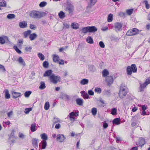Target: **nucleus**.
<instances>
[{
	"mask_svg": "<svg viewBox=\"0 0 150 150\" xmlns=\"http://www.w3.org/2000/svg\"><path fill=\"white\" fill-rule=\"evenodd\" d=\"M6 2L4 0H0V10H2L1 7H6Z\"/></svg>",
	"mask_w": 150,
	"mask_h": 150,
	"instance_id": "4468645a",
	"label": "nucleus"
},
{
	"mask_svg": "<svg viewBox=\"0 0 150 150\" xmlns=\"http://www.w3.org/2000/svg\"><path fill=\"white\" fill-rule=\"evenodd\" d=\"M59 60V57L58 55H54L53 57V61L55 62H58Z\"/></svg>",
	"mask_w": 150,
	"mask_h": 150,
	"instance_id": "7c9ffc66",
	"label": "nucleus"
},
{
	"mask_svg": "<svg viewBox=\"0 0 150 150\" xmlns=\"http://www.w3.org/2000/svg\"><path fill=\"white\" fill-rule=\"evenodd\" d=\"M32 92L30 91H27L24 93V96L25 97H28L31 94Z\"/></svg>",
	"mask_w": 150,
	"mask_h": 150,
	"instance_id": "37998d69",
	"label": "nucleus"
},
{
	"mask_svg": "<svg viewBox=\"0 0 150 150\" xmlns=\"http://www.w3.org/2000/svg\"><path fill=\"white\" fill-rule=\"evenodd\" d=\"M49 107L50 104L49 102H46V103H45L44 106L45 109L46 110H47L49 109Z\"/></svg>",
	"mask_w": 150,
	"mask_h": 150,
	"instance_id": "79ce46f5",
	"label": "nucleus"
},
{
	"mask_svg": "<svg viewBox=\"0 0 150 150\" xmlns=\"http://www.w3.org/2000/svg\"><path fill=\"white\" fill-rule=\"evenodd\" d=\"M38 139L36 138L32 139V145L33 147L36 149L38 147Z\"/></svg>",
	"mask_w": 150,
	"mask_h": 150,
	"instance_id": "1a4fd4ad",
	"label": "nucleus"
},
{
	"mask_svg": "<svg viewBox=\"0 0 150 150\" xmlns=\"http://www.w3.org/2000/svg\"><path fill=\"white\" fill-rule=\"evenodd\" d=\"M31 32V31L30 30H28L27 31L24 32L23 33L24 37L25 38H26L28 35H30Z\"/></svg>",
	"mask_w": 150,
	"mask_h": 150,
	"instance_id": "b1692460",
	"label": "nucleus"
},
{
	"mask_svg": "<svg viewBox=\"0 0 150 150\" xmlns=\"http://www.w3.org/2000/svg\"><path fill=\"white\" fill-rule=\"evenodd\" d=\"M99 45L102 48H104L105 47V45L103 41H100L99 42Z\"/></svg>",
	"mask_w": 150,
	"mask_h": 150,
	"instance_id": "4d7b16f0",
	"label": "nucleus"
},
{
	"mask_svg": "<svg viewBox=\"0 0 150 150\" xmlns=\"http://www.w3.org/2000/svg\"><path fill=\"white\" fill-rule=\"evenodd\" d=\"M119 15L121 17H125L126 15V13L125 12H120L119 13Z\"/></svg>",
	"mask_w": 150,
	"mask_h": 150,
	"instance_id": "864d4df0",
	"label": "nucleus"
},
{
	"mask_svg": "<svg viewBox=\"0 0 150 150\" xmlns=\"http://www.w3.org/2000/svg\"><path fill=\"white\" fill-rule=\"evenodd\" d=\"M61 77L59 76H55V74H52L49 77L50 81L54 84H56L57 82H60Z\"/></svg>",
	"mask_w": 150,
	"mask_h": 150,
	"instance_id": "f03ea898",
	"label": "nucleus"
},
{
	"mask_svg": "<svg viewBox=\"0 0 150 150\" xmlns=\"http://www.w3.org/2000/svg\"><path fill=\"white\" fill-rule=\"evenodd\" d=\"M145 82L147 85L150 84V77H149L146 79Z\"/></svg>",
	"mask_w": 150,
	"mask_h": 150,
	"instance_id": "052dcab7",
	"label": "nucleus"
},
{
	"mask_svg": "<svg viewBox=\"0 0 150 150\" xmlns=\"http://www.w3.org/2000/svg\"><path fill=\"white\" fill-rule=\"evenodd\" d=\"M88 81H89L88 79H83L80 81V83L81 85H85L87 84L88 83Z\"/></svg>",
	"mask_w": 150,
	"mask_h": 150,
	"instance_id": "6ab92c4d",
	"label": "nucleus"
},
{
	"mask_svg": "<svg viewBox=\"0 0 150 150\" xmlns=\"http://www.w3.org/2000/svg\"><path fill=\"white\" fill-rule=\"evenodd\" d=\"M105 81L107 83V85L108 86H110L113 82V77L111 76H107L105 78Z\"/></svg>",
	"mask_w": 150,
	"mask_h": 150,
	"instance_id": "0eeeda50",
	"label": "nucleus"
},
{
	"mask_svg": "<svg viewBox=\"0 0 150 150\" xmlns=\"http://www.w3.org/2000/svg\"><path fill=\"white\" fill-rule=\"evenodd\" d=\"M35 127L36 124L35 123L32 124L30 127L31 131L33 132H35L36 130Z\"/></svg>",
	"mask_w": 150,
	"mask_h": 150,
	"instance_id": "f704fd0d",
	"label": "nucleus"
},
{
	"mask_svg": "<svg viewBox=\"0 0 150 150\" xmlns=\"http://www.w3.org/2000/svg\"><path fill=\"white\" fill-rule=\"evenodd\" d=\"M59 64L63 65L64 64V61L63 60H61L60 61H59L57 62Z\"/></svg>",
	"mask_w": 150,
	"mask_h": 150,
	"instance_id": "774afa93",
	"label": "nucleus"
},
{
	"mask_svg": "<svg viewBox=\"0 0 150 150\" xmlns=\"http://www.w3.org/2000/svg\"><path fill=\"white\" fill-rule=\"evenodd\" d=\"M32 110V108H26L25 109V112L26 114H28L30 111Z\"/></svg>",
	"mask_w": 150,
	"mask_h": 150,
	"instance_id": "5fc2aeb1",
	"label": "nucleus"
},
{
	"mask_svg": "<svg viewBox=\"0 0 150 150\" xmlns=\"http://www.w3.org/2000/svg\"><path fill=\"white\" fill-rule=\"evenodd\" d=\"M15 17V15L13 14H8L7 16V18L9 19H11L14 18Z\"/></svg>",
	"mask_w": 150,
	"mask_h": 150,
	"instance_id": "473e14b6",
	"label": "nucleus"
},
{
	"mask_svg": "<svg viewBox=\"0 0 150 150\" xmlns=\"http://www.w3.org/2000/svg\"><path fill=\"white\" fill-rule=\"evenodd\" d=\"M4 92L5 93V98H6L8 99L10 98V96L8 90H5L4 91Z\"/></svg>",
	"mask_w": 150,
	"mask_h": 150,
	"instance_id": "5701e85b",
	"label": "nucleus"
},
{
	"mask_svg": "<svg viewBox=\"0 0 150 150\" xmlns=\"http://www.w3.org/2000/svg\"><path fill=\"white\" fill-rule=\"evenodd\" d=\"M90 2V4L88 6V7L90 8L91 6H93L96 3L97 0H89Z\"/></svg>",
	"mask_w": 150,
	"mask_h": 150,
	"instance_id": "72a5a7b5",
	"label": "nucleus"
},
{
	"mask_svg": "<svg viewBox=\"0 0 150 150\" xmlns=\"http://www.w3.org/2000/svg\"><path fill=\"white\" fill-rule=\"evenodd\" d=\"M88 32L90 33H94L97 31V28L94 26H88Z\"/></svg>",
	"mask_w": 150,
	"mask_h": 150,
	"instance_id": "9d476101",
	"label": "nucleus"
},
{
	"mask_svg": "<svg viewBox=\"0 0 150 150\" xmlns=\"http://www.w3.org/2000/svg\"><path fill=\"white\" fill-rule=\"evenodd\" d=\"M122 24L119 22H116L115 23L114 27L115 30L116 32L120 31L122 30Z\"/></svg>",
	"mask_w": 150,
	"mask_h": 150,
	"instance_id": "423d86ee",
	"label": "nucleus"
},
{
	"mask_svg": "<svg viewBox=\"0 0 150 150\" xmlns=\"http://www.w3.org/2000/svg\"><path fill=\"white\" fill-rule=\"evenodd\" d=\"M40 85L39 87V88L41 90L45 88L46 87L45 83L43 81H41L40 83Z\"/></svg>",
	"mask_w": 150,
	"mask_h": 150,
	"instance_id": "cd10ccee",
	"label": "nucleus"
},
{
	"mask_svg": "<svg viewBox=\"0 0 150 150\" xmlns=\"http://www.w3.org/2000/svg\"><path fill=\"white\" fill-rule=\"evenodd\" d=\"M44 12H41L38 11H33L30 13V17L35 19L40 18L42 17L44 15Z\"/></svg>",
	"mask_w": 150,
	"mask_h": 150,
	"instance_id": "f257e3e1",
	"label": "nucleus"
},
{
	"mask_svg": "<svg viewBox=\"0 0 150 150\" xmlns=\"http://www.w3.org/2000/svg\"><path fill=\"white\" fill-rule=\"evenodd\" d=\"M61 97L63 99H65L66 100H68L69 99V96L64 93L62 94Z\"/></svg>",
	"mask_w": 150,
	"mask_h": 150,
	"instance_id": "bb28decb",
	"label": "nucleus"
},
{
	"mask_svg": "<svg viewBox=\"0 0 150 150\" xmlns=\"http://www.w3.org/2000/svg\"><path fill=\"white\" fill-rule=\"evenodd\" d=\"M18 61L20 64L23 65V66H24L25 65V61L22 57H19L18 59Z\"/></svg>",
	"mask_w": 150,
	"mask_h": 150,
	"instance_id": "2eb2a0df",
	"label": "nucleus"
},
{
	"mask_svg": "<svg viewBox=\"0 0 150 150\" xmlns=\"http://www.w3.org/2000/svg\"><path fill=\"white\" fill-rule=\"evenodd\" d=\"M58 16L60 18H62L65 17V13L62 11H61L58 13Z\"/></svg>",
	"mask_w": 150,
	"mask_h": 150,
	"instance_id": "58836bf2",
	"label": "nucleus"
},
{
	"mask_svg": "<svg viewBox=\"0 0 150 150\" xmlns=\"http://www.w3.org/2000/svg\"><path fill=\"white\" fill-rule=\"evenodd\" d=\"M14 49L16 51L18 54H21V51L19 49L17 46H15L14 47Z\"/></svg>",
	"mask_w": 150,
	"mask_h": 150,
	"instance_id": "603ef678",
	"label": "nucleus"
},
{
	"mask_svg": "<svg viewBox=\"0 0 150 150\" xmlns=\"http://www.w3.org/2000/svg\"><path fill=\"white\" fill-rule=\"evenodd\" d=\"M91 112L93 115H95L96 114L97 112L96 108H93L92 109Z\"/></svg>",
	"mask_w": 150,
	"mask_h": 150,
	"instance_id": "c03bdc74",
	"label": "nucleus"
},
{
	"mask_svg": "<svg viewBox=\"0 0 150 150\" xmlns=\"http://www.w3.org/2000/svg\"><path fill=\"white\" fill-rule=\"evenodd\" d=\"M5 41L4 38L3 37H0V43L1 44H4L5 43Z\"/></svg>",
	"mask_w": 150,
	"mask_h": 150,
	"instance_id": "6e6d98bb",
	"label": "nucleus"
},
{
	"mask_svg": "<svg viewBox=\"0 0 150 150\" xmlns=\"http://www.w3.org/2000/svg\"><path fill=\"white\" fill-rule=\"evenodd\" d=\"M38 56L41 60L43 61L44 59V56L42 53H39L38 54Z\"/></svg>",
	"mask_w": 150,
	"mask_h": 150,
	"instance_id": "a19ab883",
	"label": "nucleus"
},
{
	"mask_svg": "<svg viewBox=\"0 0 150 150\" xmlns=\"http://www.w3.org/2000/svg\"><path fill=\"white\" fill-rule=\"evenodd\" d=\"M32 49V47H26L25 48V50L26 51L29 52H30Z\"/></svg>",
	"mask_w": 150,
	"mask_h": 150,
	"instance_id": "680f3d73",
	"label": "nucleus"
},
{
	"mask_svg": "<svg viewBox=\"0 0 150 150\" xmlns=\"http://www.w3.org/2000/svg\"><path fill=\"white\" fill-rule=\"evenodd\" d=\"M132 30L134 35L138 34L139 33V30L136 28H133Z\"/></svg>",
	"mask_w": 150,
	"mask_h": 150,
	"instance_id": "2f4dec72",
	"label": "nucleus"
},
{
	"mask_svg": "<svg viewBox=\"0 0 150 150\" xmlns=\"http://www.w3.org/2000/svg\"><path fill=\"white\" fill-rule=\"evenodd\" d=\"M113 15L110 13L109 14L108 17L107 21L108 22H110L112 21L113 20Z\"/></svg>",
	"mask_w": 150,
	"mask_h": 150,
	"instance_id": "c756f323",
	"label": "nucleus"
},
{
	"mask_svg": "<svg viewBox=\"0 0 150 150\" xmlns=\"http://www.w3.org/2000/svg\"><path fill=\"white\" fill-rule=\"evenodd\" d=\"M71 27L73 29H77L79 28V25L76 23H73L71 24Z\"/></svg>",
	"mask_w": 150,
	"mask_h": 150,
	"instance_id": "4be33fe9",
	"label": "nucleus"
},
{
	"mask_svg": "<svg viewBox=\"0 0 150 150\" xmlns=\"http://www.w3.org/2000/svg\"><path fill=\"white\" fill-rule=\"evenodd\" d=\"M88 93L91 96H93L94 95V92L91 90H89L88 91Z\"/></svg>",
	"mask_w": 150,
	"mask_h": 150,
	"instance_id": "0e129e2a",
	"label": "nucleus"
},
{
	"mask_svg": "<svg viewBox=\"0 0 150 150\" xmlns=\"http://www.w3.org/2000/svg\"><path fill=\"white\" fill-rule=\"evenodd\" d=\"M30 29L33 30H35L36 28V26L35 25L32 24H30Z\"/></svg>",
	"mask_w": 150,
	"mask_h": 150,
	"instance_id": "13d9d810",
	"label": "nucleus"
},
{
	"mask_svg": "<svg viewBox=\"0 0 150 150\" xmlns=\"http://www.w3.org/2000/svg\"><path fill=\"white\" fill-rule=\"evenodd\" d=\"M86 41L90 44H92L93 43V40L92 38L90 36L88 37L86 39Z\"/></svg>",
	"mask_w": 150,
	"mask_h": 150,
	"instance_id": "e433bc0d",
	"label": "nucleus"
},
{
	"mask_svg": "<svg viewBox=\"0 0 150 150\" xmlns=\"http://www.w3.org/2000/svg\"><path fill=\"white\" fill-rule=\"evenodd\" d=\"M19 137L20 138L23 139L25 137L24 135L22 133H20L19 134Z\"/></svg>",
	"mask_w": 150,
	"mask_h": 150,
	"instance_id": "69168bd1",
	"label": "nucleus"
},
{
	"mask_svg": "<svg viewBox=\"0 0 150 150\" xmlns=\"http://www.w3.org/2000/svg\"><path fill=\"white\" fill-rule=\"evenodd\" d=\"M127 73L128 75H130L132 72H136L137 71V68L135 64H132L131 66H128L127 68Z\"/></svg>",
	"mask_w": 150,
	"mask_h": 150,
	"instance_id": "7ed1b4c3",
	"label": "nucleus"
},
{
	"mask_svg": "<svg viewBox=\"0 0 150 150\" xmlns=\"http://www.w3.org/2000/svg\"><path fill=\"white\" fill-rule=\"evenodd\" d=\"M145 143V139L143 137H141L139 139L138 141L136 142V144L138 146H139L142 148Z\"/></svg>",
	"mask_w": 150,
	"mask_h": 150,
	"instance_id": "39448f33",
	"label": "nucleus"
},
{
	"mask_svg": "<svg viewBox=\"0 0 150 150\" xmlns=\"http://www.w3.org/2000/svg\"><path fill=\"white\" fill-rule=\"evenodd\" d=\"M143 3H144L145 5L146 8V9H149L150 8L149 4H148V2L146 0L144 1Z\"/></svg>",
	"mask_w": 150,
	"mask_h": 150,
	"instance_id": "09e8293b",
	"label": "nucleus"
},
{
	"mask_svg": "<svg viewBox=\"0 0 150 150\" xmlns=\"http://www.w3.org/2000/svg\"><path fill=\"white\" fill-rule=\"evenodd\" d=\"M112 123L113 124H115L117 125H119L120 124V118H115L113 120Z\"/></svg>",
	"mask_w": 150,
	"mask_h": 150,
	"instance_id": "a878e982",
	"label": "nucleus"
},
{
	"mask_svg": "<svg viewBox=\"0 0 150 150\" xmlns=\"http://www.w3.org/2000/svg\"><path fill=\"white\" fill-rule=\"evenodd\" d=\"M132 31V29L129 30L127 32L126 34L128 36H132L134 35Z\"/></svg>",
	"mask_w": 150,
	"mask_h": 150,
	"instance_id": "49530a36",
	"label": "nucleus"
},
{
	"mask_svg": "<svg viewBox=\"0 0 150 150\" xmlns=\"http://www.w3.org/2000/svg\"><path fill=\"white\" fill-rule=\"evenodd\" d=\"M52 71L51 70H48L46 71L44 74L43 76H50L51 74H52Z\"/></svg>",
	"mask_w": 150,
	"mask_h": 150,
	"instance_id": "9b49d317",
	"label": "nucleus"
},
{
	"mask_svg": "<svg viewBox=\"0 0 150 150\" xmlns=\"http://www.w3.org/2000/svg\"><path fill=\"white\" fill-rule=\"evenodd\" d=\"M82 32L84 33H86L88 32V26L83 28L82 29Z\"/></svg>",
	"mask_w": 150,
	"mask_h": 150,
	"instance_id": "c9c22d12",
	"label": "nucleus"
},
{
	"mask_svg": "<svg viewBox=\"0 0 150 150\" xmlns=\"http://www.w3.org/2000/svg\"><path fill=\"white\" fill-rule=\"evenodd\" d=\"M94 66L93 65H90L89 66V69L90 71H94L95 69H94Z\"/></svg>",
	"mask_w": 150,
	"mask_h": 150,
	"instance_id": "bf43d9fd",
	"label": "nucleus"
},
{
	"mask_svg": "<svg viewBox=\"0 0 150 150\" xmlns=\"http://www.w3.org/2000/svg\"><path fill=\"white\" fill-rule=\"evenodd\" d=\"M13 114V112L12 111H11L8 112L7 113V115L8 117H10Z\"/></svg>",
	"mask_w": 150,
	"mask_h": 150,
	"instance_id": "e2e57ef3",
	"label": "nucleus"
},
{
	"mask_svg": "<svg viewBox=\"0 0 150 150\" xmlns=\"http://www.w3.org/2000/svg\"><path fill=\"white\" fill-rule=\"evenodd\" d=\"M126 89V88L125 87H120L119 95L120 98H122L126 95L127 93Z\"/></svg>",
	"mask_w": 150,
	"mask_h": 150,
	"instance_id": "20e7f679",
	"label": "nucleus"
},
{
	"mask_svg": "<svg viewBox=\"0 0 150 150\" xmlns=\"http://www.w3.org/2000/svg\"><path fill=\"white\" fill-rule=\"evenodd\" d=\"M13 98H16L21 96V93H20L13 91L12 93Z\"/></svg>",
	"mask_w": 150,
	"mask_h": 150,
	"instance_id": "f3484780",
	"label": "nucleus"
},
{
	"mask_svg": "<svg viewBox=\"0 0 150 150\" xmlns=\"http://www.w3.org/2000/svg\"><path fill=\"white\" fill-rule=\"evenodd\" d=\"M65 139V137L62 134H58L57 136V140L59 142H62Z\"/></svg>",
	"mask_w": 150,
	"mask_h": 150,
	"instance_id": "6e6552de",
	"label": "nucleus"
},
{
	"mask_svg": "<svg viewBox=\"0 0 150 150\" xmlns=\"http://www.w3.org/2000/svg\"><path fill=\"white\" fill-rule=\"evenodd\" d=\"M47 3L45 1H42L40 3L39 6L40 7H43L47 5Z\"/></svg>",
	"mask_w": 150,
	"mask_h": 150,
	"instance_id": "a18cd8bd",
	"label": "nucleus"
},
{
	"mask_svg": "<svg viewBox=\"0 0 150 150\" xmlns=\"http://www.w3.org/2000/svg\"><path fill=\"white\" fill-rule=\"evenodd\" d=\"M133 12V9H127L126 10V13L129 15H131Z\"/></svg>",
	"mask_w": 150,
	"mask_h": 150,
	"instance_id": "ea45409f",
	"label": "nucleus"
},
{
	"mask_svg": "<svg viewBox=\"0 0 150 150\" xmlns=\"http://www.w3.org/2000/svg\"><path fill=\"white\" fill-rule=\"evenodd\" d=\"M95 91L98 93H100L101 92V89L100 88H96Z\"/></svg>",
	"mask_w": 150,
	"mask_h": 150,
	"instance_id": "3c124183",
	"label": "nucleus"
},
{
	"mask_svg": "<svg viewBox=\"0 0 150 150\" xmlns=\"http://www.w3.org/2000/svg\"><path fill=\"white\" fill-rule=\"evenodd\" d=\"M117 113V109L115 108H114L111 109V114L112 115H116Z\"/></svg>",
	"mask_w": 150,
	"mask_h": 150,
	"instance_id": "8fccbe9b",
	"label": "nucleus"
},
{
	"mask_svg": "<svg viewBox=\"0 0 150 150\" xmlns=\"http://www.w3.org/2000/svg\"><path fill=\"white\" fill-rule=\"evenodd\" d=\"M81 94L82 96L84 98L88 99L89 98V96L88 94L86 92L84 91H83L81 92Z\"/></svg>",
	"mask_w": 150,
	"mask_h": 150,
	"instance_id": "412c9836",
	"label": "nucleus"
},
{
	"mask_svg": "<svg viewBox=\"0 0 150 150\" xmlns=\"http://www.w3.org/2000/svg\"><path fill=\"white\" fill-rule=\"evenodd\" d=\"M108 27L107 26L102 27L101 28V30L103 31H105L108 30Z\"/></svg>",
	"mask_w": 150,
	"mask_h": 150,
	"instance_id": "338daca9",
	"label": "nucleus"
},
{
	"mask_svg": "<svg viewBox=\"0 0 150 150\" xmlns=\"http://www.w3.org/2000/svg\"><path fill=\"white\" fill-rule=\"evenodd\" d=\"M42 144L41 145V148L42 149H44L46 148V146L47 145V143L46 141L45 140L44 141H42L39 144L40 146H41V144Z\"/></svg>",
	"mask_w": 150,
	"mask_h": 150,
	"instance_id": "f8f14e48",
	"label": "nucleus"
},
{
	"mask_svg": "<svg viewBox=\"0 0 150 150\" xmlns=\"http://www.w3.org/2000/svg\"><path fill=\"white\" fill-rule=\"evenodd\" d=\"M43 66L45 68H47L48 67L49 63L47 61H45L43 63Z\"/></svg>",
	"mask_w": 150,
	"mask_h": 150,
	"instance_id": "de8ad7c7",
	"label": "nucleus"
},
{
	"mask_svg": "<svg viewBox=\"0 0 150 150\" xmlns=\"http://www.w3.org/2000/svg\"><path fill=\"white\" fill-rule=\"evenodd\" d=\"M77 104L79 106H81L83 105V100L80 98H77L76 100Z\"/></svg>",
	"mask_w": 150,
	"mask_h": 150,
	"instance_id": "dca6fc26",
	"label": "nucleus"
},
{
	"mask_svg": "<svg viewBox=\"0 0 150 150\" xmlns=\"http://www.w3.org/2000/svg\"><path fill=\"white\" fill-rule=\"evenodd\" d=\"M40 136L42 139H43L42 141H44L47 140V134L45 133H43L40 135Z\"/></svg>",
	"mask_w": 150,
	"mask_h": 150,
	"instance_id": "c85d7f7f",
	"label": "nucleus"
},
{
	"mask_svg": "<svg viewBox=\"0 0 150 150\" xmlns=\"http://www.w3.org/2000/svg\"><path fill=\"white\" fill-rule=\"evenodd\" d=\"M37 37V35L35 33L30 34L29 36V38L31 40H35Z\"/></svg>",
	"mask_w": 150,
	"mask_h": 150,
	"instance_id": "aec40b11",
	"label": "nucleus"
},
{
	"mask_svg": "<svg viewBox=\"0 0 150 150\" xmlns=\"http://www.w3.org/2000/svg\"><path fill=\"white\" fill-rule=\"evenodd\" d=\"M66 10L68 11L69 13H72L74 10L73 7L72 6L68 7L67 8Z\"/></svg>",
	"mask_w": 150,
	"mask_h": 150,
	"instance_id": "4c0bfd02",
	"label": "nucleus"
},
{
	"mask_svg": "<svg viewBox=\"0 0 150 150\" xmlns=\"http://www.w3.org/2000/svg\"><path fill=\"white\" fill-rule=\"evenodd\" d=\"M102 76L103 77H106L107 75L109 74V72L107 69L103 70L102 72Z\"/></svg>",
	"mask_w": 150,
	"mask_h": 150,
	"instance_id": "393cba45",
	"label": "nucleus"
},
{
	"mask_svg": "<svg viewBox=\"0 0 150 150\" xmlns=\"http://www.w3.org/2000/svg\"><path fill=\"white\" fill-rule=\"evenodd\" d=\"M19 25L21 28H25L27 27V22L25 21L20 22L19 23Z\"/></svg>",
	"mask_w": 150,
	"mask_h": 150,
	"instance_id": "a211bd4d",
	"label": "nucleus"
},
{
	"mask_svg": "<svg viewBox=\"0 0 150 150\" xmlns=\"http://www.w3.org/2000/svg\"><path fill=\"white\" fill-rule=\"evenodd\" d=\"M147 86V84L144 82L143 83H140V91L142 92L143 90V89L145 88Z\"/></svg>",
	"mask_w": 150,
	"mask_h": 150,
	"instance_id": "ddd939ff",
	"label": "nucleus"
}]
</instances>
